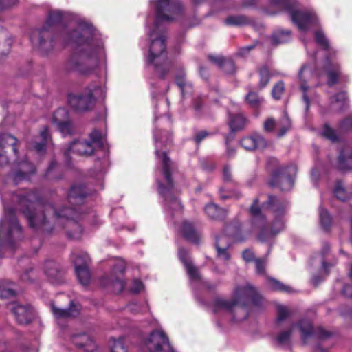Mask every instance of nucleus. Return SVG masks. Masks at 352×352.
<instances>
[{
    "label": "nucleus",
    "mask_w": 352,
    "mask_h": 352,
    "mask_svg": "<svg viewBox=\"0 0 352 352\" xmlns=\"http://www.w3.org/2000/svg\"><path fill=\"white\" fill-rule=\"evenodd\" d=\"M65 45H74L76 49L66 62V68L82 75H89L98 69H105L107 55L103 41L93 25L80 20L76 29L61 35Z\"/></svg>",
    "instance_id": "1"
},
{
    "label": "nucleus",
    "mask_w": 352,
    "mask_h": 352,
    "mask_svg": "<svg viewBox=\"0 0 352 352\" xmlns=\"http://www.w3.org/2000/svg\"><path fill=\"white\" fill-rule=\"evenodd\" d=\"M155 8V17L146 19L148 55L147 63L153 65L156 74L164 78L170 69V63L166 57V36L163 22L172 21L182 12L179 0H156L151 3Z\"/></svg>",
    "instance_id": "2"
},
{
    "label": "nucleus",
    "mask_w": 352,
    "mask_h": 352,
    "mask_svg": "<svg viewBox=\"0 0 352 352\" xmlns=\"http://www.w3.org/2000/svg\"><path fill=\"white\" fill-rule=\"evenodd\" d=\"M12 202L17 203L19 209L22 211L28 220L29 224L34 228H41L45 230L46 217L50 214L58 224L63 225L67 229V234L69 239H79L83 230L76 221L78 212L74 208L58 210L51 204H42L36 199L34 193L30 192L26 195L13 194Z\"/></svg>",
    "instance_id": "3"
},
{
    "label": "nucleus",
    "mask_w": 352,
    "mask_h": 352,
    "mask_svg": "<svg viewBox=\"0 0 352 352\" xmlns=\"http://www.w3.org/2000/svg\"><path fill=\"white\" fill-rule=\"evenodd\" d=\"M287 203L269 196L267 202L258 206L255 199L250 207L252 230L257 232L258 239L261 242H270L285 228V212Z\"/></svg>",
    "instance_id": "4"
},
{
    "label": "nucleus",
    "mask_w": 352,
    "mask_h": 352,
    "mask_svg": "<svg viewBox=\"0 0 352 352\" xmlns=\"http://www.w3.org/2000/svg\"><path fill=\"white\" fill-rule=\"evenodd\" d=\"M154 139L155 142V155L162 165L161 172L164 176V182L166 186L162 183L158 179V192L164 199V205L167 210L180 212L182 206L180 201L175 195V189L170 177V170L172 168V162L167 157L166 153L161 149L164 144H167L170 142V135L168 131L154 132Z\"/></svg>",
    "instance_id": "5"
},
{
    "label": "nucleus",
    "mask_w": 352,
    "mask_h": 352,
    "mask_svg": "<svg viewBox=\"0 0 352 352\" xmlns=\"http://www.w3.org/2000/svg\"><path fill=\"white\" fill-rule=\"evenodd\" d=\"M261 300V296L251 284L245 283L243 285H237L234 289L230 300L223 298L216 299L213 306V312L217 313L221 311L234 312L235 320L239 321L246 318V304L251 301L257 305Z\"/></svg>",
    "instance_id": "6"
},
{
    "label": "nucleus",
    "mask_w": 352,
    "mask_h": 352,
    "mask_svg": "<svg viewBox=\"0 0 352 352\" xmlns=\"http://www.w3.org/2000/svg\"><path fill=\"white\" fill-rule=\"evenodd\" d=\"M4 216L0 221V257L16 247L23 238L22 228L12 208L4 207Z\"/></svg>",
    "instance_id": "7"
},
{
    "label": "nucleus",
    "mask_w": 352,
    "mask_h": 352,
    "mask_svg": "<svg viewBox=\"0 0 352 352\" xmlns=\"http://www.w3.org/2000/svg\"><path fill=\"white\" fill-rule=\"evenodd\" d=\"M314 66L309 63L302 65L297 77V82L302 92V100L305 104L307 111L311 104L318 102V95L312 87L319 85V82L315 81V79L323 75V73L320 72L314 73Z\"/></svg>",
    "instance_id": "8"
},
{
    "label": "nucleus",
    "mask_w": 352,
    "mask_h": 352,
    "mask_svg": "<svg viewBox=\"0 0 352 352\" xmlns=\"http://www.w3.org/2000/svg\"><path fill=\"white\" fill-rule=\"evenodd\" d=\"M90 141H76L72 142L65 151L64 155L67 157L72 153L79 155L92 154L96 147H101L104 144V134L97 129L89 134Z\"/></svg>",
    "instance_id": "9"
},
{
    "label": "nucleus",
    "mask_w": 352,
    "mask_h": 352,
    "mask_svg": "<svg viewBox=\"0 0 352 352\" xmlns=\"http://www.w3.org/2000/svg\"><path fill=\"white\" fill-rule=\"evenodd\" d=\"M296 172L297 168L294 164L279 166L272 172L270 184L278 186L282 190H289L294 186Z\"/></svg>",
    "instance_id": "10"
},
{
    "label": "nucleus",
    "mask_w": 352,
    "mask_h": 352,
    "mask_svg": "<svg viewBox=\"0 0 352 352\" xmlns=\"http://www.w3.org/2000/svg\"><path fill=\"white\" fill-rule=\"evenodd\" d=\"M105 91L102 87L95 88L90 90L87 94L82 95L69 94L68 96V102L69 106L77 111L87 110L94 101L98 98H103Z\"/></svg>",
    "instance_id": "11"
},
{
    "label": "nucleus",
    "mask_w": 352,
    "mask_h": 352,
    "mask_svg": "<svg viewBox=\"0 0 352 352\" xmlns=\"http://www.w3.org/2000/svg\"><path fill=\"white\" fill-rule=\"evenodd\" d=\"M30 41L43 53L51 51L54 46L52 32L45 26L33 30L30 34Z\"/></svg>",
    "instance_id": "12"
},
{
    "label": "nucleus",
    "mask_w": 352,
    "mask_h": 352,
    "mask_svg": "<svg viewBox=\"0 0 352 352\" xmlns=\"http://www.w3.org/2000/svg\"><path fill=\"white\" fill-rule=\"evenodd\" d=\"M146 345L149 352H173L168 338L160 329L153 331L150 334Z\"/></svg>",
    "instance_id": "13"
},
{
    "label": "nucleus",
    "mask_w": 352,
    "mask_h": 352,
    "mask_svg": "<svg viewBox=\"0 0 352 352\" xmlns=\"http://www.w3.org/2000/svg\"><path fill=\"white\" fill-rule=\"evenodd\" d=\"M72 259L75 265L76 274L83 285H87L90 280V273L88 270V265L90 263V258L87 253H73Z\"/></svg>",
    "instance_id": "14"
},
{
    "label": "nucleus",
    "mask_w": 352,
    "mask_h": 352,
    "mask_svg": "<svg viewBox=\"0 0 352 352\" xmlns=\"http://www.w3.org/2000/svg\"><path fill=\"white\" fill-rule=\"evenodd\" d=\"M35 172L34 165L28 161L19 162L14 170L6 179L7 185H17L28 178L30 174Z\"/></svg>",
    "instance_id": "15"
},
{
    "label": "nucleus",
    "mask_w": 352,
    "mask_h": 352,
    "mask_svg": "<svg viewBox=\"0 0 352 352\" xmlns=\"http://www.w3.org/2000/svg\"><path fill=\"white\" fill-rule=\"evenodd\" d=\"M125 267V262L122 259H118L113 265L112 274L106 285H111L114 292L120 293L124 288L125 283L122 278Z\"/></svg>",
    "instance_id": "16"
},
{
    "label": "nucleus",
    "mask_w": 352,
    "mask_h": 352,
    "mask_svg": "<svg viewBox=\"0 0 352 352\" xmlns=\"http://www.w3.org/2000/svg\"><path fill=\"white\" fill-rule=\"evenodd\" d=\"M17 142L18 140L10 134L3 133L0 135V166H3L8 163V158L3 151V147L7 145L12 146L13 152L16 155H17Z\"/></svg>",
    "instance_id": "17"
},
{
    "label": "nucleus",
    "mask_w": 352,
    "mask_h": 352,
    "mask_svg": "<svg viewBox=\"0 0 352 352\" xmlns=\"http://www.w3.org/2000/svg\"><path fill=\"white\" fill-rule=\"evenodd\" d=\"M44 274L48 280L54 284H58L61 281L63 272L60 270L58 264L54 261H47L43 265Z\"/></svg>",
    "instance_id": "18"
},
{
    "label": "nucleus",
    "mask_w": 352,
    "mask_h": 352,
    "mask_svg": "<svg viewBox=\"0 0 352 352\" xmlns=\"http://www.w3.org/2000/svg\"><path fill=\"white\" fill-rule=\"evenodd\" d=\"M241 145L247 151H254L265 148L267 146V142L261 135L254 134L242 138Z\"/></svg>",
    "instance_id": "19"
},
{
    "label": "nucleus",
    "mask_w": 352,
    "mask_h": 352,
    "mask_svg": "<svg viewBox=\"0 0 352 352\" xmlns=\"http://www.w3.org/2000/svg\"><path fill=\"white\" fill-rule=\"evenodd\" d=\"M72 340L76 346L84 349L87 352H94L96 349L94 340L86 333L74 335Z\"/></svg>",
    "instance_id": "20"
},
{
    "label": "nucleus",
    "mask_w": 352,
    "mask_h": 352,
    "mask_svg": "<svg viewBox=\"0 0 352 352\" xmlns=\"http://www.w3.org/2000/svg\"><path fill=\"white\" fill-rule=\"evenodd\" d=\"M325 72L328 76L327 84L332 86L336 84L338 78H341L342 72L339 65L330 60L329 57H327L325 60Z\"/></svg>",
    "instance_id": "21"
},
{
    "label": "nucleus",
    "mask_w": 352,
    "mask_h": 352,
    "mask_svg": "<svg viewBox=\"0 0 352 352\" xmlns=\"http://www.w3.org/2000/svg\"><path fill=\"white\" fill-rule=\"evenodd\" d=\"M178 255L181 261L184 263L186 271L192 280L199 279V273L198 270L192 264L186 250L179 248L178 250Z\"/></svg>",
    "instance_id": "22"
},
{
    "label": "nucleus",
    "mask_w": 352,
    "mask_h": 352,
    "mask_svg": "<svg viewBox=\"0 0 352 352\" xmlns=\"http://www.w3.org/2000/svg\"><path fill=\"white\" fill-rule=\"evenodd\" d=\"M338 167L343 170L352 169V149L348 145L344 146L340 151Z\"/></svg>",
    "instance_id": "23"
},
{
    "label": "nucleus",
    "mask_w": 352,
    "mask_h": 352,
    "mask_svg": "<svg viewBox=\"0 0 352 352\" xmlns=\"http://www.w3.org/2000/svg\"><path fill=\"white\" fill-rule=\"evenodd\" d=\"M12 309L18 322L28 324L30 322L32 311L30 307L16 305L12 307Z\"/></svg>",
    "instance_id": "24"
},
{
    "label": "nucleus",
    "mask_w": 352,
    "mask_h": 352,
    "mask_svg": "<svg viewBox=\"0 0 352 352\" xmlns=\"http://www.w3.org/2000/svg\"><path fill=\"white\" fill-rule=\"evenodd\" d=\"M329 110H322V113L342 111L346 104V96L344 92H340L331 97Z\"/></svg>",
    "instance_id": "25"
},
{
    "label": "nucleus",
    "mask_w": 352,
    "mask_h": 352,
    "mask_svg": "<svg viewBox=\"0 0 352 352\" xmlns=\"http://www.w3.org/2000/svg\"><path fill=\"white\" fill-rule=\"evenodd\" d=\"M216 249L218 258L223 261H228L230 254L228 248L230 246V239L226 236H221L216 239Z\"/></svg>",
    "instance_id": "26"
},
{
    "label": "nucleus",
    "mask_w": 352,
    "mask_h": 352,
    "mask_svg": "<svg viewBox=\"0 0 352 352\" xmlns=\"http://www.w3.org/2000/svg\"><path fill=\"white\" fill-rule=\"evenodd\" d=\"M175 83L180 88L183 98L191 96L193 91L192 85L190 82L186 81L184 71H179L175 76Z\"/></svg>",
    "instance_id": "27"
},
{
    "label": "nucleus",
    "mask_w": 352,
    "mask_h": 352,
    "mask_svg": "<svg viewBox=\"0 0 352 352\" xmlns=\"http://www.w3.org/2000/svg\"><path fill=\"white\" fill-rule=\"evenodd\" d=\"M87 196V192L83 185L73 186L68 194V199L71 204H80L84 198Z\"/></svg>",
    "instance_id": "28"
},
{
    "label": "nucleus",
    "mask_w": 352,
    "mask_h": 352,
    "mask_svg": "<svg viewBox=\"0 0 352 352\" xmlns=\"http://www.w3.org/2000/svg\"><path fill=\"white\" fill-rule=\"evenodd\" d=\"M329 246L324 245L322 249V254L313 259V262L318 260L319 263L322 264V271L327 274L329 273V268L333 267L336 261H331V255L329 254Z\"/></svg>",
    "instance_id": "29"
},
{
    "label": "nucleus",
    "mask_w": 352,
    "mask_h": 352,
    "mask_svg": "<svg viewBox=\"0 0 352 352\" xmlns=\"http://www.w3.org/2000/svg\"><path fill=\"white\" fill-rule=\"evenodd\" d=\"M51 309L54 316L57 318H66L68 317H74L79 313V310L76 305H71L67 309H63L56 307L54 303L51 304Z\"/></svg>",
    "instance_id": "30"
},
{
    "label": "nucleus",
    "mask_w": 352,
    "mask_h": 352,
    "mask_svg": "<svg viewBox=\"0 0 352 352\" xmlns=\"http://www.w3.org/2000/svg\"><path fill=\"white\" fill-rule=\"evenodd\" d=\"M204 211L209 218L215 220H221L226 216V211L213 203L207 204Z\"/></svg>",
    "instance_id": "31"
},
{
    "label": "nucleus",
    "mask_w": 352,
    "mask_h": 352,
    "mask_svg": "<svg viewBox=\"0 0 352 352\" xmlns=\"http://www.w3.org/2000/svg\"><path fill=\"white\" fill-rule=\"evenodd\" d=\"M180 232L186 239L193 243H197L199 239L200 235L199 232L189 222L184 221L183 223Z\"/></svg>",
    "instance_id": "32"
},
{
    "label": "nucleus",
    "mask_w": 352,
    "mask_h": 352,
    "mask_svg": "<svg viewBox=\"0 0 352 352\" xmlns=\"http://www.w3.org/2000/svg\"><path fill=\"white\" fill-rule=\"evenodd\" d=\"M230 126L232 131H237L243 129L246 124V119L241 114L230 116Z\"/></svg>",
    "instance_id": "33"
},
{
    "label": "nucleus",
    "mask_w": 352,
    "mask_h": 352,
    "mask_svg": "<svg viewBox=\"0 0 352 352\" xmlns=\"http://www.w3.org/2000/svg\"><path fill=\"white\" fill-rule=\"evenodd\" d=\"M40 135L43 139V142L41 143H35L34 145H31L28 143V146L32 147L38 153H41L44 151L45 144L47 143L49 138V129L47 126H44L43 130L41 131Z\"/></svg>",
    "instance_id": "34"
},
{
    "label": "nucleus",
    "mask_w": 352,
    "mask_h": 352,
    "mask_svg": "<svg viewBox=\"0 0 352 352\" xmlns=\"http://www.w3.org/2000/svg\"><path fill=\"white\" fill-rule=\"evenodd\" d=\"M291 38V32L289 30L280 31L274 34L271 41L272 44L278 45L289 41Z\"/></svg>",
    "instance_id": "35"
},
{
    "label": "nucleus",
    "mask_w": 352,
    "mask_h": 352,
    "mask_svg": "<svg viewBox=\"0 0 352 352\" xmlns=\"http://www.w3.org/2000/svg\"><path fill=\"white\" fill-rule=\"evenodd\" d=\"M278 124V136L282 137L291 128V121L285 113Z\"/></svg>",
    "instance_id": "36"
},
{
    "label": "nucleus",
    "mask_w": 352,
    "mask_h": 352,
    "mask_svg": "<svg viewBox=\"0 0 352 352\" xmlns=\"http://www.w3.org/2000/svg\"><path fill=\"white\" fill-rule=\"evenodd\" d=\"M267 285L270 289L274 290H278L287 293H291L293 292V289L289 286L285 285L274 278H268Z\"/></svg>",
    "instance_id": "37"
},
{
    "label": "nucleus",
    "mask_w": 352,
    "mask_h": 352,
    "mask_svg": "<svg viewBox=\"0 0 352 352\" xmlns=\"http://www.w3.org/2000/svg\"><path fill=\"white\" fill-rule=\"evenodd\" d=\"M67 120L68 112L65 109L59 108L54 112L52 118V122L54 124L58 125Z\"/></svg>",
    "instance_id": "38"
},
{
    "label": "nucleus",
    "mask_w": 352,
    "mask_h": 352,
    "mask_svg": "<svg viewBox=\"0 0 352 352\" xmlns=\"http://www.w3.org/2000/svg\"><path fill=\"white\" fill-rule=\"evenodd\" d=\"M319 216L321 226L324 230H327L331 225V217L329 213L325 209L320 207Z\"/></svg>",
    "instance_id": "39"
},
{
    "label": "nucleus",
    "mask_w": 352,
    "mask_h": 352,
    "mask_svg": "<svg viewBox=\"0 0 352 352\" xmlns=\"http://www.w3.org/2000/svg\"><path fill=\"white\" fill-rule=\"evenodd\" d=\"M246 102L252 107L258 108L263 102V98L254 91H250L245 97Z\"/></svg>",
    "instance_id": "40"
},
{
    "label": "nucleus",
    "mask_w": 352,
    "mask_h": 352,
    "mask_svg": "<svg viewBox=\"0 0 352 352\" xmlns=\"http://www.w3.org/2000/svg\"><path fill=\"white\" fill-rule=\"evenodd\" d=\"M63 18V13L60 10H52L49 12L46 25L51 26L54 24L58 23Z\"/></svg>",
    "instance_id": "41"
},
{
    "label": "nucleus",
    "mask_w": 352,
    "mask_h": 352,
    "mask_svg": "<svg viewBox=\"0 0 352 352\" xmlns=\"http://www.w3.org/2000/svg\"><path fill=\"white\" fill-rule=\"evenodd\" d=\"M299 329L302 333V338L303 340L307 339L309 336L313 333V327L311 322L308 320L300 321Z\"/></svg>",
    "instance_id": "42"
},
{
    "label": "nucleus",
    "mask_w": 352,
    "mask_h": 352,
    "mask_svg": "<svg viewBox=\"0 0 352 352\" xmlns=\"http://www.w3.org/2000/svg\"><path fill=\"white\" fill-rule=\"evenodd\" d=\"M59 172V165L56 162H52L46 171V176L50 179H58L60 177Z\"/></svg>",
    "instance_id": "43"
},
{
    "label": "nucleus",
    "mask_w": 352,
    "mask_h": 352,
    "mask_svg": "<svg viewBox=\"0 0 352 352\" xmlns=\"http://www.w3.org/2000/svg\"><path fill=\"white\" fill-rule=\"evenodd\" d=\"M111 352H126V347L122 338L112 339L110 342Z\"/></svg>",
    "instance_id": "44"
},
{
    "label": "nucleus",
    "mask_w": 352,
    "mask_h": 352,
    "mask_svg": "<svg viewBox=\"0 0 352 352\" xmlns=\"http://www.w3.org/2000/svg\"><path fill=\"white\" fill-rule=\"evenodd\" d=\"M320 134L322 137L326 138L327 139L331 140L333 142H336L338 140V136L336 133V131L333 129L329 127V126L327 124H325Z\"/></svg>",
    "instance_id": "45"
},
{
    "label": "nucleus",
    "mask_w": 352,
    "mask_h": 352,
    "mask_svg": "<svg viewBox=\"0 0 352 352\" xmlns=\"http://www.w3.org/2000/svg\"><path fill=\"white\" fill-rule=\"evenodd\" d=\"M315 39L316 41L326 50H331V48L329 46V43L328 40L324 35L323 32L320 30L316 31L315 33Z\"/></svg>",
    "instance_id": "46"
},
{
    "label": "nucleus",
    "mask_w": 352,
    "mask_h": 352,
    "mask_svg": "<svg viewBox=\"0 0 352 352\" xmlns=\"http://www.w3.org/2000/svg\"><path fill=\"white\" fill-rule=\"evenodd\" d=\"M334 195L340 200L345 201L348 199L349 195L346 192L342 183L338 182L334 188Z\"/></svg>",
    "instance_id": "47"
},
{
    "label": "nucleus",
    "mask_w": 352,
    "mask_h": 352,
    "mask_svg": "<svg viewBox=\"0 0 352 352\" xmlns=\"http://www.w3.org/2000/svg\"><path fill=\"white\" fill-rule=\"evenodd\" d=\"M270 72L267 67H263L260 70V81L258 86L260 89L265 87L270 81Z\"/></svg>",
    "instance_id": "48"
},
{
    "label": "nucleus",
    "mask_w": 352,
    "mask_h": 352,
    "mask_svg": "<svg viewBox=\"0 0 352 352\" xmlns=\"http://www.w3.org/2000/svg\"><path fill=\"white\" fill-rule=\"evenodd\" d=\"M284 91H285L284 82L283 81H279L274 86V87L272 89V97L276 100L280 99L282 94H283Z\"/></svg>",
    "instance_id": "49"
},
{
    "label": "nucleus",
    "mask_w": 352,
    "mask_h": 352,
    "mask_svg": "<svg viewBox=\"0 0 352 352\" xmlns=\"http://www.w3.org/2000/svg\"><path fill=\"white\" fill-rule=\"evenodd\" d=\"M228 232L230 237L233 239V240L236 241H241L243 240V238L241 236V226H230L228 228Z\"/></svg>",
    "instance_id": "50"
},
{
    "label": "nucleus",
    "mask_w": 352,
    "mask_h": 352,
    "mask_svg": "<svg viewBox=\"0 0 352 352\" xmlns=\"http://www.w3.org/2000/svg\"><path fill=\"white\" fill-rule=\"evenodd\" d=\"M56 126L63 136L69 135L73 132V126L69 120Z\"/></svg>",
    "instance_id": "51"
},
{
    "label": "nucleus",
    "mask_w": 352,
    "mask_h": 352,
    "mask_svg": "<svg viewBox=\"0 0 352 352\" xmlns=\"http://www.w3.org/2000/svg\"><path fill=\"white\" fill-rule=\"evenodd\" d=\"M245 21V19L241 16H231L226 20V24L232 25H241L244 24Z\"/></svg>",
    "instance_id": "52"
},
{
    "label": "nucleus",
    "mask_w": 352,
    "mask_h": 352,
    "mask_svg": "<svg viewBox=\"0 0 352 352\" xmlns=\"http://www.w3.org/2000/svg\"><path fill=\"white\" fill-rule=\"evenodd\" d=\"M34 271L32 268L27 269L21 275L20 278L24 283L32 282L34 278Z\"/></svg>",
    "instance_id": "53"
},
{
    "label": "nucleus",
    "mask_w": 352,
    "mask_h": 352,
    "mask_svg": "<svg viewBox=\"0 0 352 352\" xmlns=\"http://www.w3.org/2000/svg\"><path fill=\"white\" fill-rule=\"evenodd\" d=\"M289 314L288 309L283 305H278L277 307V320L278 322L283 321Z\"/></svg>",
    "instance_id": "54"
},
{
    "label": "nucleus",
    "mask_w": 352,
    "mask_h": 352,
    "mask_svg": "<svg viewBox=\"0 0 352 352\" xmlns=\"http://www.w3.org/2000/svg\"><path fill=\"white\" fill-rule=\"evenodd\" d=\"M294 327H292L289 330L282 332L278 337H277V342L280 344H287L289 340L290 335L292 333V329Z\"/></svg>",
    "instance_id": "55"
},
{
    "label": "nucleus",
    "mask_w": 352,
    "mask_h": 352,
    "mask_svg": "<svg viewBox=\"0 0 352 352\" xmlns=\"http://www.w3.org/2000/svg\"><path fill=\"white\" fill-rule=\"evenodd\" d=\"M264 129L265 131L271 132L274 129L278 130V124L274 119L270 118L267 119L263 124Z\"/></svg>",
    "instance_id": "56"
},
{
    "label": "nucleus",
    "mask_w": 352,
    "mask_h": 352,
    "mask_svg": "<svg viewBox=\"0 0 352 352\" xmlns=\"http://www.w3.org/2000/svg\"><path fill=\"white\" fill-rule=\"evenodd\" d=\"M221 67L226 73H232L235 69L234 63L231 59H225Z\"/></svg>",
    "instance_id": "57"
},
{
    "label": "nucleus",
    "mask_w": 352,
    "mask_h": 352,
    "mask_svg": "<svg viewBox=\"0 0 352 352\" xmlns=\"http://www.w3.org/2000/svg\"><path fill=\"white\" fill-rule=\"evenodd\" d=\"M19 0H0V10L9 9L18 3Z\"/></svg>",
    "instance_id": "58"
},
{
    "label": "nucleus",
    "mask_w": 352,
    "mask_h": 352,
    "mask_svg": "<svg viewBox=\"0 0 352 352\" xmlns=\"http://www.w3.org/2000/svg\"><path fill=\"white\" fill-rule=\"evenodd\" d=\"M15 294L14 290L11 288H6L3 286H0V297L2 298H9Z\"/></svg>",
    "instance_id": "59"
},
{
    "label": "nucleus",
    "mask_w": 352,
    "mask_h": 352,
    "mask_svg": "<svg viewBox=\"0 0 352 352\" xmlns=\"http://www.w3.org/2000/svg\"><path fill=\"white\" fill-rule=\"evenodd\" d=\"M143 288L142 283L139 280H134L132 283V285L130 288V290L133 293H139Z\"/></svg>",
    "instance_id": "60"
},
{
    "label": "nucleus",
    "mask_w": 352,
    "mask_h": 352,
    "mask_svg": "<svg viewBox=\"0 0 352 352\" xmlns=\"http://www.w3.org/2000/svg\"><path fill=\"white\" fill-rule=\"evenodd\" d=\"M340 130L344 131L352 129V117H349L344 120L340 125Z\"/></svg>",
    "instance_id": "61"
},
{
    "label": "nucleus",
    "mask_w": 352,
    "mask_h": 352,
    "mask_svg": "<svg viewBox=\"0 0 352 352\" xmlns=\"http://www.w3.org/2000/svg\"><path fill=\"white\" fill-rule=\"evenodd\" d=\"M209 135V133L206 131H201L196 133L195 136V142L199 144L201 143V142L206 138Z\"/></svg>",
    "instance_id": "62"
},
{
    "label": "nucleus",
    "mask_w": 352,
    "mask_h": 352,
    "mask_svg": "<svg viewBox=\"0 0 352 352\" xmlns=\"http://www.w3.org/2000/svg\"><path fill=\"white\" fill-rule=\"evenodd\" d=\"M265 261L262 259L256 260V269L258 274H262L265 272Z\"/></svg>",
    "instance_id": "63"
},
{
    "label": "nucleus",
    "mask_w": 352,
    "mask_h": 352,
    "mask_svg": "<svg viewBox=\"0 0 352 352\" xmlns=\"http://www.w3.org/2000/svg\"><path fill=\"white\" fill-rule=\"evenodd\" d=\"M242 256L243 259L247 262L252 261L254 258V254L253 252L250 250L243 251Z\"/></svg>",
    "instance_id": "64"
}]
</instances>
